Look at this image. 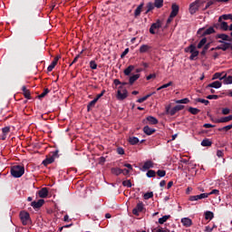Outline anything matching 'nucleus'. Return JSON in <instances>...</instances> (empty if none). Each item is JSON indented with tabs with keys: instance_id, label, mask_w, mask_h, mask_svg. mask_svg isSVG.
<instances>
[{
	"instance_id": "2f4dec72",
	"label": "nucleus",
	"mask_w": 232,
	"mask_h": 232,
	"mask_svg": "<svg viewBox=\"0 0 232 232\" xmlns=\"http://www.w3.org/2000/svg\"><path fill=\"white\" fill-rule=\"evenodd\" d=\"M111 173H113V175H121V173H124V170L119 168H113L111 169Z\"/></svg>"
},
{
	"instance_id": "c9c22d12",
	"label": "nucleus",
	"mask_w": 232,
	"mask_h": 232,
	"mask_svg": "<svg viewBox=\"0 0 232 232\" xmlns=\"http://www.w3.org/2000/svg\"><path fill=\"white\" fill-rule=\"evenodd\" d=\"M188 111L189 113H191L192 115H198V113H200V110L197 109V108H193V107H189L188 108Z\"/></svg>"
},
{
	"instance_id": "e2e57ef3",
	"label": "nucleus",
	"mask_w": 232,
	"mask_h": 232,
	"mask_svg": "<svg viewBox=\"0 0 232 232\" xmlns=\"http://www.w3.org/2000/svg\"><path fill=\"white\" fill-rule=\"evenodd\" d=\"M208 48H209L208 45H205L202 52H201V55H206V52H208Z\"/></svg>"
},
{
	"instance_id": "680f3d73",
	"label": "nucleus",
	"mask_w": 232,
	"mask_h": 232,
	"mask_svg": "<svg viewBox=\"0 0 232 232\" xmlns=\"http://www.w3.org/2000/svg\"><path fill=\"white\" fill-rule=\"evenodd\" d=\"M218 189H213L211 192L208 193V195H218Z\"/></svg>"
},
{
	"instance_id": "4be33fe9",
	"label": "nucleus",
	"mask_w": 232,
	"mask_h": 232,
	"mask_svg": "<svg viewBox=\"0 0 232 232\" xmlns=\"http://www.w3.org/2000/svg\"><path fill=\"white\" fill-rule=\"evenodd\" d=\"M144 6V4H140L134 12V15L135 17H139V15H140V12H142V7Z\"/></svg>"
},
{
	"instance_id": "9d476101",
	"label": "nucleus",
	"mask_w": 232,
	"mask_h": 232,
	"mask_svg": "<svg viewBox=\"0 0 232 232\" xmlns=\"http://www.w3.org/2000/svg\"><path fill=\"white\" fill-rule=\"evenodd\" d=\"M20 218L24 226H26L28 224V220H30V214H28L27 212H21Z\"/></svg>"
},
{
	"instance_id": "20e7f679",
	"label": "nucleus",
	"mask_w": 232,
	"mask_h": 232,
	"mask_svg": "<svg viewBox=\"0 0 232 232\" xmlns=\"http://www.w3.org/2000/svg\"><path fill=\"white\" fill-rule=\"evenodd\" d=\"M181 110H184V105H176L172 109L169 106L166 107V112L169 113V115H172V116L175 115L177 111H180Z\"/></svg>"
},
{
	"instance_id": "864d4df0",
	"label": "nucleus",
	"mask_w": 232,
	"mask_h": 232,
	"mask_svg": "<svg viewBox=\"0 0 232 232\" xmlns=\"http://www.w3.org/2000/svg\"><path fill=\"white\" fill-rule=\"evenodd\" d=\"M230 111L231 110H229L228 108L222 109L223 115H229Z\"/></svg>"
},
{
	"instance_id": "a878e982",
	"label": "nucleus",
	"mask_w": 232,
	"mask_h": 232,
	"mask_svg": "<svg viewBox=\"0 0 232 232\" xmlns=\"http://www.w3.org/2000/svg\"><path fill=\"white\" fill-rule=\"evenodd\" d=\"M218 39H221V41H229V35L226 34H220L217 35Z\"/></svg>"
},
{
	"instance_id": "bf43d9fd",
	"label": "nucleus",
	"mask_w": 232,
	"mask_h": 232,
	"mask_svg": "<svg viewBox=\"0 0 232 232\" xmlns=\"http://www.w3.org/2000/svg\"><path fill=\"white\" fill-rule=\"evenodd\" d=\"M231 128H232V124L223 127L222 130H224L225 131H229V130H231Z\"/></svg>"
},
{
	"instance_id": "49530a36",
	"label": "nucleus",
	"mask_w": 232,
	"mask_h": 232,
	"mask_svg": "<svg viewBox=\"0 0 232 232\" xmlns=\"http://www.w3.org/2000/svg\"><path fill=\"white\" fill-rule=\"evenodd\" d=\"M96 103H97V99L94 98V100L90 102V103L88 104L87 106L88 110L90 111V108H93V106H95Z\"/></svg>"
},
{
	"instance_id": "f257e3e1",
	"label": "nucleus",
	"mask_w": 232,
	"mask_h": 232,
	"mask_svg": "<svg viewBox=\"0 0 232 232\" xmlns=\"http://www.w3.org/2000/svg\"><path fill=\"white\" fill-rule=\"evenodd\" d=\"M11 175L14 179H21L22 175H24V167L21 165H15L11 168Z\"/></svg>"
},
{
	"instance_id": "c03bdc74",
	"label": "nucleus",
	"mask_w": 232,
	"mask_h": 232,
	"mask_svg": "<svg viewBox=\"0 0 232 232\" xmlns=\"http://www.w3.org/2000/svg\"><path fill=\"white\" fill-rule=\"evenodd\" d=\"M196 102H201L202 104H205V106H208V104H209V101L201 98H198L196 100Z\"/></svg>"
},
{
	"instance_id": "f3484780",
	"label": "nucleus",
	"mask_w": 232,
	"mask_h": 232,
	"mask_svg": "<svg viewBox=\"0 0 232 232\" xmlns=\"http://www.w3.org/2000/svg\"><path fill=\"white\" fill-rule=\"evenodd\" d=\"M217 79H219V81H224V79H226V75L224 74V72H216L212 77V81H215Z\"/></svg>"
},
{
	"instance_id": "bb28decb",
	"label": "nucleus",
	"mask_w": 232,
	"mask_h": 232,
	"mask_svg": "<svg viewBox=\"0 0 232 232\" xmlns=\"http://www.w3.org/2000/svg\"><path fill=\"white\" fill-rule=\"evenodd\" d=\"M129 142L131 146H135V144H139V138L137 137H130L129 138Z\"/></svg>"
},
{
	"instance_id": "dca6fc26",
	"label": "nucleus",
	"mask_w": 232,
	"mask_h": 232,
	"mask_svg": "<svg viewBox=\"0 0 232 232\" xmlns=\"http://www.w3.org/2000/svg\"><path fill=\"white\" fill-rule=\"evenodd\" d=\"M150 50H151V46H150L148 44H142L140 47V53H148V52H150Z\"/></svg>"
},
{
	"instance_id": "3c124183",
	"label": "nucleus",
	"mask_w": 232,
	"mask_h": 232,
	"mask_svg": "<svg viewBox=\"0 0 232 232\" xmlns=\"http://www.w3.org/2000/svg\"><path fill=\"white\" fill-rule=\"evenodd\" d=\"M128 53H130V48H126L123 53H121V59L126 57V55H128Z\"/></svg>"
},
{
	"instance_id": "6e6d98bb",
	"label": "nucleus",
	"mask_w": 232,
	"mask_h": 232,
	"mask_svg": "<svg viewBox=\"0 0 232 232\" xmlns=\"http://www.w3.org/2000/svg\"><path fill=\"white\" fill-rule=\"evenodd\" d=\"M144 101H148V96H143L142 98H140L137 100V102H144Z\"/></svg>"
},
{
	"instance_id": "aec40b11",
	"label": "nucleus",
	"mask_w": 232,
	"mask_h": 232,
	"mask_svg": "<svg viewBox=\"0 0 232 232\" xmlns=\"http://www.w3.org/2000/svg\"><path fill=\"white\" fill-rule=\"evenodd\" d=\"M146 119L149 124H152V125L159 124V120H157V118L153 116H148Z\"/></svg>"
},
{
	"instance_id": "58836bf2",
	"label": "nucleus",
	"mask_w": 232,
	"mask_h": 232,
	"mask_svg": "<svg viewBox=\"0 0 232 232\" xmlns=\"http://www.w3.org/2000/svg\"><path fill=\"white\" fill-rule=\"evenodd\" d=\"M188 102H189V99L188 98L176 101V104H188Z\"/></svg>"
},
{
	"instance_id": "4468645a",
	"label": "nucleus",
	"mask_w": 232,
	"mask_h": 232,
	"mask_svg": "<svg viewBox=\"0 0 232 232\" xmlns=\"http://www.w3.org/2000/svg\"><path fill=\"white\" fill-rule=\"evenodd\" d=\"M181 223L183 224V226H185V227H191L193 222L191 221L190 218H183L181 219Z\"/></svg>"
},
{
	"instance_id": "ddd939ff",
	"label": "nucleus",
	"mask_w": 232,
	"mask_h": 232,
	"mask_svg": "<svg viewBox=\"0 0 232 232\" xmlns=\"http://www.w3.org/2000/svg\"><path fill=\"white\" fill-rule=\"evenodd\" d=\"M38 195L40 198H46V197H48V188H43L38 191Z\"/></svg>"
},
{
	"instance_id": "7c9ffc66",
	"label": "nucleus",
	"mask_w": 232,
	"mask_h": 232,
	"mask_svg": "<svg viewBox=\"0 0 232 232\" xmlns=\"http://www.w3.org/2000/svg\"><path fill=\"white\" fill-rule=\"evenodd\" d=\"M171 216L166 215L163 216L162 218H159V224H164V222H168V220L170 218Z\"/></svg>"
},
{
	"instance_id": "0eeeda50",
	"label": "nucleus",
	"mask_w": 232,
	"mask_h": 232,
	"mask_svg": "<svg viewBox=\"0 0 232 232\" xmlns=\"http://www.w3.org/2000/svg\"><path fill=\"white\" fill-rule=\"evenodd\" d=\"M208 197H209V194L202 193V194L196 195V196H190L189 200L191 202H195L196 200H202V198H208Z\"/></svg>"
},
{
	"instance_id": "c85d7f7f",
	"label": "nucleus",
	"mask_w": 232,
	"mask_h": 232,
	"mask_svg": "<svg viewBox=\"0 0 232 232\" xmlns=\"http://www.w3.org/2000/svg\"><path fill=\"white\" fill-rule=\"evenodd\" d=\"M223 82H224V84H232V76H227V74H225Z\"/></svg>"
},
{
	"instance_id": "8fccbe9b",
	"label": "nucleus",
	"mask_w": 232,
	"mask_h": 232,
	"mask_svg": "<svg viewBox=\"0 0 232 232\" xmlns=\"http://www.w3.org/2000/svg\"><path fill=\"white\" fill-rule=\"evenodd\" d=\"M157 175L160 176V178L166 177V170H160V169H159V170L157 171Z\"/></svg>"
},
{
	"instance_id": "774afa93",
	"label": "nucleus",
	"mask_w": 232,
	"mask_h": 232,
	"mask_svg": "<svg viewBox=\"0 0 232 232\" xmlns=\"http://www.w3.org/2000/svg\"><path fill=\"white\" fill-rule=\"evenodd\" d=\"M224 156V152L222 150H218L217 151V157H218L220 159V157Z\"/></svg>"
},
{
	"instance_id": "09e8293b",
	"label": "nucleus",
	"mask_w": 232,
	"mask_h": 232,
	"mask_svg": "<svg viewBox=\"0 0 232 232\" xmlns=\"http://www.w3.org/2000/svg\"><path fill=\"white\" fill-rule=\"evenodd\" d=\"M90 68L92 70H97V63H95V61H91L90 62Z\"/></svg>"
},
{
	"instance_id": "39448f33",
	"label": "nucleus",
	"mask_w": 232,
	"mask_h": 232,
	"mask_svg": "<svg viewBox=\"0 0 232 232\" xmlns=\"http://www.w3.org/2000/svg\"><path fill=\"white\" fill-rule=\"evenodd\" d=\"M142 211H144V203H142V201H140L136 208H134L132 209V213L133 215H135L136 217H139L140 213H142Z\"/></svg>"
},
{
	"instance_id": "a18cd8bd",
	"label": "nucleus",
	"mask_w": 232,
	"mask_h": 232,
	"mask_svg": "<svg viewBox=\"0 0 232 232\" xmlns=\"http://www.w3.org/2000/svg\"><path fill=\"white\" fill-rule=\"evenodd\" d=\"M55 66H57V63L55 62H52V63L47 67V72H53Z\"/></svg>"
},
{
	"instance_id": "a211bd4d",
	"label": "nucleus",
	"mask_w": 232,
	"mask_h": 232,
	"mask_svg": "<svg viewBox=\"0 0 232 232\" xmlns=\"http://www.w3.org/2000/svg\"><path fill=\"white\" fill-rule=\"evenodd\" d=\"M207 88H216V89L222 88V82L218 81L213 82L212 83H209L207 86Z\"/></svg>"
},
{
	"instance_id": "6e6552de",
	"label": "nucleus",
	"mask_w": 232,
	"mask_h": 232,
	"mask_svg": "<svg viewBox=\"0 0 232 232\" xmlns=\"http://www.w3.org/2000/svg\"><path fill=\"white\" fill-rule=\"evenodd\" d=\"M198 3H199L198 0H196L195 2L190 4L189 14H191V15H193L194 14H197V12L198 11Z\"/></svg>"
},
{
	"instance_id": "473e14b6",
	"label": "nucleus",
	"mask_w": 232,
	"mask_h": 232,
	"mask_svg": "<svg viewBox=\"0 0 232 232\" xmlns=\"http://www.w3.org/2000/svg\"><path fill=\"white\" fill-rule=\"evenodd\" d=\"M133 70H135V66L130 65L128 68L124 70V74L130 75V73H131Z\"/></svg>"
},
{
	"instance_id": "5fc2aeb1",
	"label": "nucleus",
	"mask_w": 232,
	"mask_h": 232,
	"mask_svg": "<svg viewBox=\"0 0 232 232\" xmlns=\"http://www.w3.org/2000/svg\"><path fill=\"white\" fill-rule=\"evenodd\" d=\"M173 85V82H169L168 83H165L163 85H161V88H169V86Z\"/></svg>"
},
{
	"instance_id": "423d86ee",
	"label": "nucleus",
	"mask_w": 232,
	"mask_h": 232,
	"mask_svg": "<svg viewBox=\"0 0 232 232\" xmlns=\"http://www.w3.org/2000/svg\"><path fill=\"white\" fill-rule=\"evenodd\" d=\"M160 26H162V23H160V20H158L156 23L151 24L150 28V34H151L152 35H155L157 34L155 31L159 30Z\"/></svg>"
},
{
	"instance_id": "052dcab7",
	"label": "nucleus",
	"mask_w": 232,
	"mask_h": 232,
	"mask_svg": "<svg viewBox=\"0 0 232 232\" xmlns=\"http://www.w3.org/2000/svg\"><path fill=\"white\" fill-rule=\"evenodd\" d=\"M212 5H214L213 1H209L207 3L206 6H205V10H208V8H209V6H212Z\"/></svg>"
},
{
	"instance_id": "ea45409f",
	"label": "nucleus",
	"mask_w": 232,
	"mask_h": 232,
	"mask_svg": "<svg viewBox=\"0 0 232 232\" xmlns=\"http://www.w3.org/2000/svg\"><path fill=\"white\" fill-rule=\"evenodd\" d=\"M220 28L221 30H224L225 32H227V30H229V25H227L226 22H221Z\"/></svg>"
},
{
	"instance_id": "1a4fd4ad",
	"label": "nucleus",
	"mask_w": 232,
	"mask_h": 232,
	"mask_svg": "<svg viewBox=\"0 0 232 232\" xmlns=\"http://www.w3.org/2000/svg\"><path fill=\"white\" fill-rule=\"evenodd\" d=\"M218 43H222L223 44L217 46L216 50H222L223 52H226V50H228L231 46V44L226 43L222 40H219Z\"/></svg>"
},
{
	"instance_id": "f03ea898",
	"label": "nucleus",
	"mask_w": 232,
	"mask_h": 232,
	"mask_svg": "<svg viewBox=\"0 0 232 232\" xmlns=\"http://www.w3.org/2000/svg\"><path fill=\"white\" fill-rule=\"evenodd\" d=\"M128 98V90L126 88L120 86L117 91L116 99L118 101H124V99Z\"/></svg>"
},
{
	"instance_id": "393cba45",
	"label": "nucleus",
	"mask_w": 232,
	"mask_h": 232,
	"mask_svg": "<svg viewBox=\"0 0 232 232\" xmlns=\"http://www.w3.org/2000/svg\"><path fill=\"white\" fill-rule=\"evenodd\" d=\"M55 159L52 156L51 158H47L43 161L44 166H48V164H52Z\"/></svg>"
},
{
	"instance_id": "cd10ccee",
	"label": "nucleus",
	"mask_w": 232,
	"mask_h": 232,
	"mask_svg": "<svg viewBox=\"0 0 232 232\" xmlns=\"http://www.w3.org/2000/svg\"><path fill=\"white\" fill-rule=\"evenodd\" d=\"M214 217H215V215L213 214V212H211V211L205 212L206 220H213Z\"/></svg>"
},
{
	"instance_id": "4c0bfd02",
	"label": "nucleus",
	"mask_w": 232,
	"mask_h": 232,
	"mask_svg": "<svg viewBox=\"0 0 232 232\" xmlns=\"http://www.w3.org/2000/svg\"><path fill=\"white\" fill-rule=\"evenodd\" d=\"M155 175H157V172H155V170H153V169H150L147 172V177L149 179H153V177H155Z\"/></svg>"
},
{
	"instance_id": "b1692460",
	"label": "nucleus",
	"mask_w": 232,
	"mask_h": 232,
	"mask_svg": "<svg viewBox=\"0 0 232 232\" xmlns=\"http://www.w3.org/2000/svg\"><path fill=\"white\" fill-rule=\"evenodd\" d=\"M22 91L24 92V95L25 99H31L30 90L26 89V86H23Z\"/></svg>"
},
{
	"instance_id": "f704fd0d",
	"label": "nucleus",
	"mask_w": 232,
	"mask_h": 232,
	"mask_svg": "<svg viewBox=\"0 0 232 232\" xmlns=\"http://www.w3.org/2000/svg\"><path fill=\"white\" fill-rule=\"evenodd\" d=\"M155 9V5L151 2H149L147 4V11H146V14H149V12H151V10H154Z\"/></svg>"
},
{
	"instance_id": "0e129e2a",
	"label": "nucleus",
	"mask_w": 232,
	"mask_h": 232,
	"mask_svg": "<svg viewBox=\"0 0 232 232\" xmlns=\"http://www.w3.org/2000/svg\"><path fill=\"white\" fill-rule=\"evenodd\" d=\"M155 77H157V74L155 73L150 74L149 76H147V81H150V79H155Z\"/></svg>"
},
{
	"instance_id": "e433bc0d",
	"label": "nucleus",
	"mask_w": 232,
	"mask_h": 232,
	"mask_svg": "<svg viewBox=\"0 0 232 232\" xmlns=\"http://www.w3.org/2000/svg\"><path fill=\"white\" fill-rule=\"evenodd\" d=\"M211 34H215V28L209 27L203 33V35H211Z\"/></svg>"
},
{
	"instance_id": "a19ab883",
	"label": "nucleus",
	"mask_w": 232,
	"mask_h": 232,
	"mask_svg": "<svg viewBox=\"0 0 232 232\" xmlns=\"http://www.w3.org/2000/svg\"><path fill=\"white\" fill-rule=\"evenodd\" d=\"M206 43H208V39L207 38H202L200 40V42L198 44V49L202 48V46H204V44H206Z\"/></svg>"
},
{
	"instance_id": "72a5a7b5",
	"label": "nucleus",
	"mask_w": 232,
	"mask_h": 232,
	"mask_svg": "<svg viewBox=\"0 0 232 232\" xmlns=\"http://www.w3.org/2000/svg\"><path fill=\"white\" fill-rule=\"evenodd\" d=\"M213 144V142H211V140L205 139L201 141V146L203 147H209Z\"/></svg>"
},
{
	"instance_id": "6ab92c4d",
	"label": "nucleus",
	"mask_w": 232,
	"mask_h": 232,
	"mask_svg": "<svg viewBox=\"0 0 232 232\" xmlns=\"http://www.w3.org/2000/svg\"><path fill=\"white\" fill-rule=\"evenodd\" d=\"M143 132L146 135H153V133H155V129L150 128V126H145L143 128Z\"/></svg>"
},
{
	"instance_id": "13d9d810",
	"label": "nucleus",
	"mask_w": 232,
	"mask_h": 232,
	"mask_svg": "<svg viewBox=\"0 0 232 232\" xmlns=\"http://www.w3.org/2000/svg\"><path fill=\"white\" fill-rule=\"evenodd\" d=\"M207 99H209L210 101L211 100H217V99H218V95H215V94H213V95H208V96H207Z\"/></svg>"
},
{
	"instance_id": "7ed1b4c3",
	"label": "nucleus",
	"mask_w": 232,
	"mask_h": 232,
	"mask_svg": "<svg viewBox=\"0 0 232 232\" xmlns=\"http://www.w3.org/2000/svg\"><path fill=\"white\" fill-rule=\"evenodd\" d=\"M185 52H189L191 55L189 56L190 61H195L197 57H198V51H197V47L193 44H190L188 47L185 49Z\"/></svg>"
},
{
	"instance_id": "c756f323",
	"label": "nucleus",
	"mask_w": 232,
	"mask_h": 232,
	"mask_svg": "<svg viewBox=\"0 0 232 232\" xmlns=\"http://www.w3.org/2000/svg\"><path fill=\"white\" fill-rule=\"evenodd\" d=\"M140 77V74H134L130 76L129 79L130 84H133V82H135V81H137Z\"/></svg>"
},
{
	"instance_id": "de8ad7c7",
	"label": "nucleus",
	"mask_w": 232,
	"mask_h": 232,
	"mask_svg": "<svg viewBox=\"0 0 232 232\" xmlns=\"http://www.w3.org/2000/svg\"><path fill=\"white\" fill-rule=\"evenodd\" d=\"M122 186H124L125 188H131V180L122 181Z\"/></svg>"
},
{
	"instance_id": "9b49d317",
	"label": "nucleus",
	"mask_w": 232,
	"mask_h": 232,
	"mask_svg": "<svg viewBox=\"0 0 232 232\" xmlns=\"http://www.w3.org/2000/svg\"><path fill=\"white\" fill-rule=\"evenodd\" d=\"M43 204H44V199H39L38 201H33L31 206L34 209H39V208L43 207Z\"/></svg>"
},
{
	"instance_id": "f8f14e48",
	"label": "nucleus",
	"mask_w": 232,
	"mask_h": 232,
	"mask_svg": "<svg viewBox=\"0 0 232 232\" xmlns=\"http://www.w3.org/2000/svg\"><path fill=\"white\" fill-rule=\"evenodd\" d=\"M179 14V5L177 4H173L171 6L170 17H177Z\"/></svg>"
},
{
	"instance_id": "5701e85b",
	"label": "nucleus",
	"mask_w": 232,
	"mask_h": 232,
	"mask_svg": "<svg viewBox=\"0 0 232 232\" xmlns=\"http://www.w3.org/2000/svg\"><path fill=\"white\" fill-rule=\"evenodd\" d=\"M155 8H162L164 6V0H154Z\"/></svg>"
},
{
	"instance_id": "37998d69",
	"label": "nucleus",
	"mask_w": 232,
	"mask_h": 232,
	"mask_svg": "<svg viewBox=\"0 0 232 232\" xmlns=\"http://www.w3.org/2000/svg\"><path fill=\"white\" fill-rule=\"evenodd\" d=\"M48 93H50V90L48 89H44L43 93H41L39 96H38V99H43L44 97H46V95H48Z\"/></svg>"
},
{
	"instance_id": "79ce46f5",
	"label": "nucleus",
	"mask_w": 232,
	"mask_h": 232,
	"mask_svg": "<svg viewBox=\"0 0 232 232\" xmlns=\"http://www.w3.org/2000/svg\"><path fill=\"white\" fill-rule=\"evenodd\" d=\"M143 198L145 200H150V198H153V192H147L144 194Z\"/></svg>"
},
{
	"instance_id": "69168bd1",
	"label": "nucleus",
	"mask_w": 232,
	"mask_h": 232,
	"mask_svg": "<svg viewBox=\"0 0 232 232\" xmlns=\"http://www.w3.org/2000/svg\"><path fill=\"white\" fill-rule=\"evenodd\" d=\"M205 232H213V227H209V226H207L205 227Z\"/></svg>"
},
{
	"instance_id": "2eb2a0df",
	"label": "nucleus",
	"mask_w": 232,
	"mask_h": 232,
	"mask_svg": "<svg viewBox=\"0 0 232 232\" xmlns=\"http://www.w3.org/2000/svg\"><path fill=\"white\" fill-rule=\"evenodd\" d=\"M229 121H232V115L223 117L221 119L214 120V122L220 123V122H229Z\"/></svg>"
},
{
	"instance_id": "603ef678",
	"label": "nucleus",
	"mask_w": 232,
	"mask_h": 232,
	"mask_svg": "<svg viewBox=\"0 0 232 232\" xmlns=\"http://www.w3.org/2000/svg\"><path fill=\"white\" fill-rule=\"evenodd\" d=\"M4 135L10 133V127H5L2 129Z\"/></svg>"
},
{
	"instance_id": "412c9836",
	"label": "nucleus",
	"mask_w": 232,
	"mask_h": 232,
	"mask_svg": "<svg viewBox=\"0 0 232 232\" xmlns=\"http://www.w3.org/2000/svg\"><path fill=\"white\" fill-rule=\"evenodd\" d=\"M150 168H153V161L151 160H147L142 166V169L144 170L150 169Z\"/></svg>"
},
{
	"instance_id": "338daca9",
	"label": "nucleus",
	"mask_w": 232,
	"mask_h": 232,
	"mask_svg": "<svg viewBox=\"0 0 232 232\" xmlns=\"http://www.w3.org/2000/svg\"><path fill=\"white\" fill-rule=\"evenodd\" d=\"M204 128H215V125H212L211 123H205L203 125Z\"/></svg>"
},
{
	"instance_id": "4d7b16f0",
	"label": "nucleus",
	"mask_w": 232,
	"mask_h": 232,
	"mask_svg": "<svg viewBox=\"0 0 232 232\" xmlns=\"http://www.w3.org/2000/svg\"><path fill=\"white\" fill-rule=\"evenodd\" d=\"M117 153H118L119 155H124V149L119 147V148L117 149Z\"/></svg>"
}]
</instances>
